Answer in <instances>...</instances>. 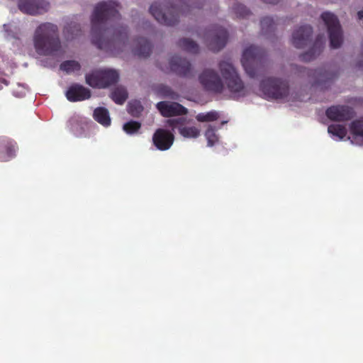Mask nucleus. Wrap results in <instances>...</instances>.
<instances>
[{
    "mask_svg": "<svg viewBox=\"0 0 363 363\" xmlns=\"http://www.w3.org/2000/svg\"><path fill=\"white\" fill-rule=\"evenodd\" d=\"M80 68V64L75 60H67L60 65V69L68 74L79 71Z\"/></svg>",
    "mask_w": 363,
    "mask_h": 363,
    "instance_id": "30",
    "label": "nucleus"
},
{
    "mask_svg": "<svg viewBox=\"0 0 363 363\" xmlns=\"http://www.w3.org/2000/svg\"><path fill=\"white\" fill-rule=\"evenodd\" d=\"M118 73L111 69H99L86 74V83L96 88H105L117 82Z\"/></svg>",
    "mask_w": 363,
    "mask_h": 363,
    "instance_id": "7",
    "label": "nucleus"
},
{
    "mask_svg": "<svg viewBox=\"0 0 363 363\" xmlns=\"http://www.w3.org/2000/svg\"><path fill=\"white\" fill-rule=\"evenodd\" d=\"M324 44L325 41L323 40V39L321 37H318L312 50L302 55L301 56V59L304 61L311 60L315 57V55L320 54L323 48Z\"/></svg>",
    "mask_w": 363,
    "mask_h": 363,
    "instance_id": "24",
    "label": "nucleus"
},
{
    "mask_svg": "<svg viewBox=\"0 0 363 363\" xmlns=\"http://www.w3.org/2000/svg\"><path fill=\"white\" fill-rule=\"evenodd\" d=\"M179 47L191 53H196L199 51V45L194 41L184 38L179 42Z\"/></svg>",
    "mask_w": 363,
    "mask_h": 363,
    "instance_id": "28",
    "label": "nucleus"
},
{
    "mask_svg": "<svg viewBox=\"0 0 363 363\" xmlns=\"http://www.w3.org/2000/svg\"><path fill=\"white\" fill-rule=\"evenodd\" d=\"M174 135L169 131L162 128L157 129L153 135L152 141L157 149L160 150H167L173 144Z\"/></svg>",
    "mask_w": 363,
    "mask_h": 363,
    "instance_id": "15",
    "label": "nucleus"
},
{
    "mask_svg": "<svg viewBox=\"0 0 363 363\" xmlns=\"http://www.w3.org/2000/svg\"><path fill=\"white\" fill-rule=\"evenodd\" d=\"M208 46L214 52L219 51L226 44L228 33L225 29L218 27L208 30L204 36Z\"/></svg>",
    "mask_w": 363,
    "mask_h": 363,
    "instance_id": "11",
    "label": "nucleus"
},
{
    "mask_svg": "<svg viewBox=\"0 0 363 363\" xmlns=\"http://www.w3.org/2000/svg\"><path fill=\"white\" fill-rule=\"evenodd\" d=\"M80 32L79 25L74 23L72 26H67L65 28L64 34L68 40L74 39Z\"/></svg>",
    "mask_w": 363,
    "mask_h": 363,
    "instance_id": "32",
    "label": "nucleus"
},
{
    "mask_svg": "<svg viewBox=\"0 0 363 363\" xmlns=\"http://www.w3.org/2000/svg\"><path fill=\"white\" fill-rule=\"evenodd\" d=\"M259 94L266 99H283L289 94L286 82L277 78L263 79L259 85Z\"/></svg>",
    "mask_w": 363,
    "mask_h": 363,
    "instance_id": "6",
    "label": "nucleus"
},
{
    "mask_svg": "<svg viewBox=\"0 0 363 363\" xmlns=\"http://www.w3.org/2000/svg\"><path fill=\"white\" fill-rule=\"evenodd\" d=\"M264 1H265L266 3H269V4H276L278 2V0H263Z\"/></svg>",
    "mask_w": 363,
    "mask_h": 363,
    "instance_id": "38",
    "label": "nucleus"
},
{
    "mask_svg": "<svg viewBox=\"0 0 363 363\" xmlns=\"http://www.w3.org/2000/svg\"><path fill=\"white\" fill-rule=\"evenodd\" d=\"M127 98L128 92L123 86H117L111 92V99L118 104H123Z\"/></svg>",
    "mask_w": 363,
    "mask_h": 363,
    "instance_id": "26",
    "label": "nucleus"
},
{
    "mask_svg": "<svg viewBox=\"0 0 363 363\" xmlns=\"http://www.w3.org/2000/svg\"><path fill=\"white\" fill-rule=\"evenodd\" d=\"M161 69L164 72L171 71L185 77L191 76V65L188 60L179 56H173L170 59L169 67L166 69L161 67Z\"/></svg>",
    "mask_w": 363,
    "mask_h": 363,
    "instance_id": "13",
    "label": "nucleus"
},
{
    "mask_svg": "<svg viewBox=\"0 0 363 363\" xmlns=\"http://www.w3.org/2000/svg\"><path fill=\"white\" fill-rule=\"evenodd\" d=\"M203 0H179L180 8L167 1L155 2L150 8L151 14L160 23L173 26L178 21L179 13H188L190 10L200 8Z\"/></svg>",
    "mask_w": 363,
    "mask_h": 363,
    "instance_id": "4",
    "label": "nucleus"
},
{
    "mask_svg": "<svg viewBox=\"0 0 363 363\" xmlns=\"http://www.w3.org/2000/svg\"><path fill=\"white\" fill-rule=\"evenodd\" d=\"M18 6L21 12L35 16L46 12L49 3L45 0H18Z\"/></svg>",
    "mask_w": 363,
    "mask_h": 363,
    "instance_id": "12",
    "label": "nucleus"
},
{
    "mask_svg": "<svg viewBox=\"0 0 363 363\" xmlns=\"http://www.w3.org/2000/svg\"><path fill=\"white\" fill-rule=\"evenodd\" d=\"M218 129L211 125H208V128L205 132V138L207 140L208 146L211 147L216 145L218 142V135L216 133Z\"/></svg>",
    "mask_w": 363,
    "mask_h": 363,
    "instance_id": "27",
    "label": "nucleus"
},
{
    "mask_svg": "<svg viewBox=\"0 0 363 363\" xmlns=\"http://www.w3.org/2000/svg\"><path fill=\"white\" fill-rule=\"evenodd\" d=\"M90 126L87 120L80 116H74L69 121L70 130L77 137H86V131Z\"/></svg>",
    "mask_w": 363,
    "mask_h": 363,
    "instance_id": "19",
    "label": "nucleus"
},
{
    "mask_svg": "<svg viewBox=\"0 0 363 363\" xmlns=\"http://www.w3.org/2000/svg\"><path fill=\"white\" fill-rule=\"evenodd\" d=\"M155 91L156 94L160 95V97L162 98H169L172 99H177L179 95L173 91L172 89L164 84H159L155 86Z\"/></svg>",
    "mask_w": 363,
    "mask_h": 363,
    "instance_id": "25",
    "label": "nucleus"
},
{
    "mask_svg": "<svg viewBox=\"0 0 363 363\" xmlns=\"http://www.w3.org/2000/svg\"><path fill=\"white\" fill-rule=\"evenodd\" d=\"M352 137H349L351 143L356 145H363V116L354 120L350 124Z\"/></svg>",
    "mask_w": 363,
    "mask_h": 363,
    "instance_id": "20",
    "label": "nucleus"
},
{
    "mask_svg": "<svg viewBox=\"0 0 363 363\" xmlns=\"http://www.w3.org/2000/svg\"><path fill=\"white\" fill-rule=\"evenodd\" d=\"M94 119L105 127L111 125V118L108 110L103 107L96 108L94 111Z\"/></svg>",
    "mask_w": 363,
    "mask_h": 363,
    "instance_id": "23",
    "label": "nucleus"
},
{
    "mask_svg": "<svg viewBox=\"0 0 363 363\" xmlns=\"http://www.w3.org/2000/svg\"><path fill=\"white\" fill-rule=\"evenodd\" d=\"M312 34V28L305 25L295 30L292 34L291 43L297 48H302L309 40Z\"/></svg>",
    "mask_w": 363,
    "mask_h": 363,
    "instance_id": "17",
    "label": "nucleus"
},
{
    "mask_svg": "<svg viewBox=\"0 0 363 363\" xmlns=\"http://www.w3.org/2000/svg\"><path fill=\"white\" fill-rule=\"evenodd\" d=\"M166 125L173 130L177 129L179 133L184 138L196 139L201 135V130L196 125H190L184 118L168 119Z\"/></svg>",
    "mask_w": 363,
    "mask_h": 363,
    "instance_id": "10",
    "label": "nucleus"
},
{
    "mask_svg": "<svg viewBox=\"0 0 363 363\" xmlns=\"http://www.w3.org/2000/svg\"><path fill=\"white\" fill-rule=\"evenodd\" d=\"M160 113L165 117L183 115L187 113V109L177 102L160 101L156 105Z\"/></svg>",
    "mask_w": 363,
    "mask_h": 363,
    "instance_id": "16",
    "label": "nucleus"
},
{
    "mask_svg": "<svg viewBox=\"0 0 363 363\" xmlns=\"http://www.w3.org/2000/svg\"><path fill=\"white\" fill-rule=\"evenodd\" d=\"M140 127L141 125L140 123L130 121L124 123L123 130L128 135H134L139 131Z\"/></svg>",
    "mask_w": 363,
    "mask_h": 363,
    "instance_id": "31",
    "label": "nucleus"
},
{
    "mask_svg": "<svg viewBox=\"0 0 363 363\" xmlns=\"http://www.w3.org/2000/svg\"><path fill=\"white\" fill-rule=\"evenodd\" d=\"M16 143L12 140L0 138V161L5 162L15 156Z\"/></svg>",
    "mask_w": 363,
    "mask_h": 363,
    "instance_id": "21",
    "label": "nucleus"
},
{
    "mask_svg": "<svg viewBox=\"0 0 363 363\" xmlns=\"http://www.w3.org/2000/svg\"><path fill=\"white\" fill-rule=\"evenodd\" d=\"M361 53H362V56L363 57V40L362 41V43H361ZM359 66L363 67V64H359Z\"/></svg>",
    "mask_w": 363,
    "mask_h": 363,
    "instance_id": "39",
    "label": "nucleus"
},
{
    "mask_svg": "<svg viewBox=\"0 0 363 363\" xmlns=\"http://www.w3.org/2000/svg\"><path fill=\"white\" fill-rule=\"evenodd\" d=\"M328 132L330 137L335 141L343 140L347 134L346 127L340 124H331L328 128Z\"/></svg>",
    "mask_w": 363,
    "mask_h": 363,
    "instance_id": "22",
    "label": "nucleus"
},
{
    "mask_svg": "<svg viewBox=\"0 0 363 363\" xmlns=\"http://www.w3.org/2000/svg\"><path fill=\"white\" fill-rule=\"evenodd\" d=\"M119 5L113 1L98 4L91 15V41L98 48L113 55L131 50L140 57L150 55L152 46L145 38L138 39L133 45L128 40V29L118 23Z\"/></svg>",
    "mask_w": 363,
    "mask_h": 363,
    "instance_id": "1",
    "label": "nucleus"
},
{
    "mask_svg": "<svg viewBox=\"0 0 363 363\" xmlns=\"http://www.w3.org/2000/svg\"><path fill=\"white\" fill-rule=\"evenodd\" d=\"M321 19L326 26L330 38V47L338 48L342 43V31L337 16L329 11L321 14Z\"/></svg>",
    "mask_w": 363,
    "mask_h": 363,
    "instance_id": "8",
    "label": "nucleus"
},
{
    "mask_svg": "<svg viewBox=\"0 0 363 363\" xmlns=\"http://www.w3.org/2000/svg\"><path fill=\"white\" fill-rule=\"evenodd\" d=\"M301 76H307L313 86L326 88L335 79V74L326 69L308 70L306 68H300Z\"/></svg>",
    "mask_w": 363,
    "mask_h": 363,
    "instance_id": "9",
    "label": "nucleus"
},
{
    "mask_svg": "<svg viewBox=\"0 0 363 363\" xmlns=\"http://www.w3.org/2000/svg\"><path fill=\"white\" fill-rule=\"evenodd\" d=\"M219 118L218 112L211 111L206 113H200L196 115V118L199 122H211L216 121Z\"/></svg>",
    "mask_w": 363,
    "mask_h": 363,
    "instance_id": "29",
    "label": "nucleus"
},
{
    "mask_svg": "<svg viewBox=\"0 0 363 363\" xmlns=\"http://www.w3.org/2000/svg\"><path fill=\"white\" fill-rule=\"evenodd\" d=\"M143 106L139 101H131L128 104V111L133 116H138L143 111Z\"/></svg>",
    "mask_w": 363,
    "mask_h": 363,
    "instance_id": "33",
    "label": "nucleus"
},
{
    "mask_svg": "<svg viewBox=\"0 0 363 363\" xmlns=\"http://www.w3.org/2000/svg\"><path fill=\"white\" fill-rule=\"evenodd\" d=\"M8 82L6 79L0 74V89H3L4 86H7Z\"/></svg>",
    "mask_w": 363,
    "mask_h": 363,
    "instance_id": "37",
    "label": "nucleus"
},
{
    "mask_svg": "<svg viewBox=\"0 0 363 363\" xmlns=\"http://www.w3.org/2000/svg\"><path fill=\"white\" fill-rule=\"evenodd\" d=\"M227 123L226 121H223V122L221 123V125H223V124H225V123Z\"/></svg>",
    "mask_w": 363,
    "mask_h": 363,
    "instance_id": "40",
    "label": "nucleus"
},
{
    "mask_svg": "<svg viewBox=\"0 0 363 363\" xmlns=\"http://www.w3.org/2000/svg\"><path fill=\"white\" fill-rule=\"evenodd\" d=\"M27 86L23 84H17V87L13 90V94L16 97H23L28 92Z\"/></svg>",
    "mask_w": 363,
    "mask_h": 363,
    "instance_id": "36",
    "label": "nucleus"
},
{
    "mask_svg": "<svg viewBox=\"0 0 363 363\" xmlns=\"http://www.w3.org/2000/svg\"><path fill=\"white\" fill-rule=\"evenodd\" d=\"M33 45L40 55H57L62 52L57 26L51 23L39 25L33 35Z\"/></svg>",
    "mask_w": 363,
    "mask_h": 363,
    "instance_id": "3",
    "label": "nucleus"
},
{
    "mask_svg": "<svg viewBox=\"0 0 363 363\" xmlns=\"http://www.w3.org/2000/svg\"><path fill=\"white\" fill-rule=\"evenodd\" d=\"M261 29L262 33H267L274 29V21L271 17H264L260 21Z\"/></svg>",
    "mask_w": 363,
    "mask_h": 363,
    "instance_id": "34",
    "label": "nucleus"
},
{
    "mask_svg": "<svg viewBox=\"0 0 363 363\" xmlns=\"http://www.w3.org/2000/svg\"><path fill=\"white\" fill-rule=\"evenodd\" d=\"M234 11L240 17H246L250 13L249 10L244 5L236 3L233 8Z\"/></svg>",
    "mask_w": 363,
    "mask_h": 363,
    "instance_id": "35",
    "label": "nucleus"
},
{
    "mask_svg": "<svg viewBox=\"0 0 363 363\" xmlns=\"http://www.w3.org/2000/svg\"><path fill=\"white\" fill-rule=\"evenodd\" d=\"M353 109L348 106H333L326 111V115L332 121H345L354 116Z\"/></svg>",
    "mask_w": 363,
    "mask_h": 363,
    "instance_id": "14",
    "label": "nucleus"
},
{
    "mask_svg": "<svg viewBox=\"0 0 363 363\" xmlns=\"http://www.w3.org/2000/svg\"><path fill=\"white\" fill-rule=\"evenodd\" d=\"M65 95L68 101L75 102L88 99L91 96V92L82 85L74 84L68 88Z\"/></svg>",
    "mask_w": 363,
    "mask_h": 363,
    "instance_id": "18",
    "label": "nucleus"
},
{
    "mask_svg": "<svg viewBox=\"0 0 363 363\" xmlns=\"http://www.w3.org/2000/svg\"><path fill=\"white\" fill-rule=\"evenodd\" d=\"M218 67L220 75L209 67L199 74V82L202 87L215 93H222L226 88L234 99L245 96L247 90L230 60H220Z\"/></svg>",
    "mask_w": 363,
    "mask_h": 363,
    "instance_id": "2",
    "label": "nucleus"
},
{
    "mask_svg": "<svg viewBox=\"0 0 363 363\" xmlns=\"http://www.w3.org/2000/svg\"><path fill=\"white\" fill-rule=\"evenodd\" d=\"M262 60L263 52L259 48L250 45L245 48L241 62L250 77L255 78L262 73Z\"/></svg>",
    "mask_w": 363,
    "mask_h": 363,
    "instance_id": "5",
    "label": "nucleus"
}]
</instances>
